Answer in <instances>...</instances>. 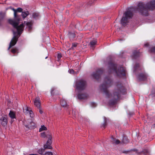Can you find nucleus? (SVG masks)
Wrapping results in <instances>:
<instances>
[{"mask_svg":"<svg viewBox=\"0 0 155 155\" xmlns=\"http://www.w3.org/2000/svg\"><path fill=\"white\" fill-rule=\"evenodd\" d=\"M112 84V80L109 76L105 78L103 83L100 86L101 90L104 93L107 97L112 99L108 102L110 106H113L117 102L120 97L121 94H124L126 92V89L124 86L120 82L116 83L112 94L111 95L109 93L107 88L110 87Z\"/></svg>","mask_w":155,"mask_h":155,"instance_id":"f257e3e1","label":"nucleus"},{"mask_svg":"<svg viewBox=\"0 0 155 155\" xmlns=\"http://www.w3.org/2000/svg\"><path fill=\"white\" fill-rule=\"evenodd\" d=\"M137 6V7L135 8L130 7L124 12L121 20V24L122 25L124 26L126 25L129 21V19L131 18L133 16V12L134 11H138L143 16H148V11L155 9V0L150 1L146 4L143 2H140Z\"/></svg>","mask_w":155,"mask_h":155,"instance_id":"f03ea898","label":"nucleus"},{"mask_svg":"<svg viewBox=\"0 0 155 155\" xmlns=\"http://www.w3.org/2000/svg\"><path fill=\"white\" fill-rule=\"evenodd\" d=\"M9 8L14 12V19H9L8 20V22L10 24L12 25L14 28L17 30V32L13 31L14 36L10 43L8 50H9L12 46L16 44L19 37L23 31V28L24 27L23 24L18 25L20 21V18L19 16L17 14V12H22L23 9L21 8H18L17 9H15L12 7H10Z\"/></svg>","mask_w":155,"mask_h":155,"instance_id":"7ed1b4c3","label":"nucleus"},{"mask_svg":"<svg viewBox=\"0 0 155 155\" xmlns=\"http://www.w3.org/2000/svg\"><path fill=\"white\" fill-rule=\"evenodd\" d=\"M117 64L114 63L111 61L108 62V69L109 71L110 72L116 73L117 76L119 77H123L125 76V70L122 67H120L117 70Z\"/></svg>","mask_w":155,"mask_h":155,"instance_id":"20e7f679","label":"nucleus"},{"mask_svg":"<svg viewBox=\"0 0 155 155\" xmlns=\"http://www.w3.org/2000/svg\"><path fill=\"white\" fill-rule=\"evenodd\" d=\"M86 81L83 79L78 80L75 83L76 89L79 91L84 90L86 88Z\"/></svg>","mask_w":155,"mask_h":155,"instance_id":"39448f33","label":"nucleus"},{"mask_svg":"<svg viewBox=\"0 0 155 155\" xmlns=\"http://www.w3.org/2000/svg\"><path fill=\"white\" fill-rule=\"evenodd\" d=\"M103 72L102 68L98 69L95 72L92 74V76L95 79H98L100 78L101 75Z\"/></svg>","mask_w":155,"mask_h":155,"instance_id":"423d86ee","label":"nucleus"},{"mask_svg":"<svg viewBox=\"0 0 155 155\" xmlns=\"http://www.w3.org/2000/svg\"><path fill=\"white\" fill-rule=\"evenodd\" d=\"M8 122L7 116L3 114L2 115L0 119V124L4 127H6Z\"/></svg>","mask_w":155,"mask_h":155,"instance_id":"0eeeda50","label":"nucleus"},{"mask_svg":"<svg viewBox=\"0 0 155 155\" xmlns=\"http://www.w3.org/2000/svg\"><path fill=\"white\" fill-rule=\"evenodd\" d=\"M52 137L51 135H49V137L46 142V144L44 145V147L45 149H50L52 148L51 143Z\"/></svg>","mask_w":155,"mask_h":155,"instance_id":"6e6552de","label":"nucleus"},{"mask_svg":"<svg viewBox=\"0 0 155 155\" xmlns=\"http://www.w3.org/2000/svg\"><path fill=\"white\" fill-rule=\"evenodd\" d=\"M27 122L28 124L25 126L26 127L31 129L33 128L35 126V123L33 122L31 120H28L27 121Z\"/></svg>","mask_w":155,"mask_h":155,"instance_id":"1a4fd4ad","label":"nucleus"},{"mask_svg":"<svg viewBox=\"0 0 155 155\" xmlns=\"http://www.w3.org/2000/svg\"><path fill=\"white\" fill-rule=\"evenodd\" d=\"M138 78L140 81H144L147 78V75L144 73H141L138 75Z\"/></svg>","mask_w":155,"mask_h":155,"instance_id":"9d476101","label":"nucleus"},{"mask_svg":"<svg viewBox=\"0 0 155 155\" xmlns=\"http://www.w3.org/2000/svg\"><path fill=\"white\" fill-rule=\"evenodd\" d=\"M34 104L36 107L39 108L41 107V101L40 98L39 97H36L34 101Z\"/></svg>","mask_w":155,"mask_h":155,"instance_id":"9b49d317","label":"nucleus"},{"mask_svg":"<svg viewBox=\"0 0 155 155\" xmlns=\"http://www.w3.org/2000/svg\"><path fill=\"white\" fill-rule=\"evenodd\" d=\"M78 97L80 99H86L88 97V95L86 93H83L79 94Z\"/></svg>","mask_w":155,"mask_h":155,"instance_id":"f8f14e48","label":"nucleus"},{"mask_svg":"<svg viewBox=\"0 0 155 155\" xmlns=\"http://www.w3.org/2000/svg\"><path fill=\"white\" fill-rule=\"evenodd\" d=\"M112 143L115 144H118L121 143V142L118 139H116V138H114L113 137H111V140H110Z\"/></svg>","mask_w":155,"mask_h":155,"instance_id":"ddd939ff","label":"nucleus"},{"mask_svg":"<svg viewBox=\"0 0 155 155\" xmlns=\"http://www.w3.org/2000/svg\"><path fill=\"white\" fill-rule=\"evenodd\" d=\"M6 13L2 12H0V26L1 25V21L6 16Z\"/></svg>","mask_w":155,"mask_h":155,"instance_id":"4468645a","label":"nucleus"},{"mask_svg":"<svg viewBox=\"0 0 155 155\" xmlns=\"http://www.w3.org/2000/svg\"><path fill=\"white\" fill-rule=\"evenodd\" d=\"M129 142V140L127 137L123 136L121 141V143L123 144H126Z\"/></svg>","mask_w":155,"mask_h":155,"instance_id":"2eb2a0df","label":"nucleus"},{"mask_svg":"<svg viewBox=\"0 0 155 155\" xmlns=\"http://www.w3.org/2000/svg\"><path fill=\"white\" fill-rule=\"evenodd\" d=\"M140 55V53L139 51H135L133 52L132 57L134 59H135L139 57Z\"/></svg>","mask_w":155,"mask_h":155,"instance_id":"dca6fc26","label":"nucleus"},{"mask_svg":"<svg viewBox=\"0 0 155 155\" xmlns=\"http://www.w3.org/2000/svg\"><path fill=\"white\" fill-rule=\"evenodd\" d=\"M24 24H25V25L26 26V27L28 29V30L29 31H30L31 29V22H26L25 21Z\"/></svg>","mask_w":155,"mask_h":155,"instance_id":"f3484780","label":"nucleus"},{"mask_svg":"<svg viewBox=\"0 0 155 155\" xmlns=\"http://www.w3.org/2000/svg\"><path fill=\"white\" fill-rule=\"evenodd\" d=\"M9 116L12 119H14L16 118L15 114L13 111H10L9 113Z\"/></svg>","mask_w":155,"mask_h":155,"instance_id":"a211bd4d","label":"nucleus"},{"mask_svg":"<svg viewBox=\"0 0 155 155\" xmlns=\"http://www.w3.org/2000/svg\"><path fill=\"white\" fill-rule=\"evenodd\" d=\"M61 106L64 107H68V104L66 101L64 99H62L61 101Z\"/></svg>","mask_w":155,"mask_h":155,"instance_id":"6ab92c4d","label":"nucleus"},{"mask_svg":"<svg viewBox=\"0 0 155 155\" xmlns=\"http://www.w3.org/2000/svg\"><path fill=\"white\" fill-rule=\"evenodd\" d=\"M29 15V12L27 11L26 12H22L21 13V15L23 19L25 18Z\"/></svg>","mask_w":155,"mask_h":155,"instance_id":"aec40b11","label":"nucleus"},{"mask_svg":"<svg viewBox=\"0 0 155 155\" xmlns=\"http://www.w3.org/2000/svg\"><path fill=\"white\" fill-rule=\"evenodd\" d=\"M104 122L103 124H102V125L101 126V127L104 129L106 127L107 125V119L105 117H104Z\"/></svg>","mask_w":155,"mask_h":155,"instance_id":"412c9836","label":"nucleus"},{"mask_svg":"<svg viewBox=\"0 0 155 155\" xmlns=\"http://www.w3.org/2000/svg\"><path fill=\"white\" fill-rule=\"evenodd\" d=\"M97 43V41L96 40H94L91 41L90 43V45L91 47H93Z\"/></svg>","mask_w":155,"mask_h":155,"instance_id":"4be33fe9","label":"nucleus"},{"mask_svg":"<svg viewBox=\"0 0 155 155\" xmlns=\"http://www.w3.org/2000/svg\"><path fill=\"white\" fill-rule=\"evenodd\" d=\"M11 52L13 54H15L18 53V49L17 48H12L11 50Z\"/></svg>","mask_w":155,"mask_h":155,"instance_id":"5701e85b","label":"nucleus"},{"mask_svg":"<svg viewBox=\"0 0 155 155\" xmlns=\"http://www.w3.org/2000/svg\"><path fill=\"white\" fill-rule=\"evenodd\" d=\"M142 153L145 155H149L150 152L148 149H146L143 150L142 152Z\"/></svg>","mask_w":155,"mask_h":155,"instance_id":"b1692460","label":"nucleus"},{"mask_svg":"<svg viewBox=\"0 0 155 155\" xmlns=\"http://www.w3.org/2000/svg\"><path fill=\"white\" fill-rule=\"evenodd\" d=\"M45 148L44 149L41 148L38 150V152L39 154L42 155L43 154V153L45 152Z\"/></svg>","mask_w":155,"mask_h":155,"instance_id":"393cba45","label":"nucleus"},{"mask_svg":"<svg viewBox=\"0 0 155 155\" xmlns=\"http://www.w3.org/2000/svg\"><path fill=\"white\" fill-rule=\"evenodd\" d=\"M50 135H46L45 133H41V136L42 137L45 138V137H47L48 138L49 137Z\"/></svg>","mask_w":155,"mask_h":155,"instance_id":"a878e982","label":"nucleus"},{"mask_svg":"<svg viewBox=\"0 0 155 155\" xmlns=\"http://www.w3.org/2000/svg\"><path fill=\"white\" fill-rule=\"evenodd\" d=\"M47 130V128L44 125L41 126V127L39 129V131L41 132L43 130Z\"/></svg>","mask_w":155,"mask_h":155,"instance_id":"bb28decb","label":"nucleus"},{"mask_svg":"<svg viewBox=\"0 0 155 155\" xmlns=\"http://www.w3.org/2000/svg\"><path fill=\"white\" fill-rule=\"evenodd\" d=\"M149 51L150 52L155 53V46L151 47L149 50Z\"/></svg>","mask_w":155,"mask_h":155,"instance_id":"cd10ccee","label":"nucleus"},{"mask_svg":"<svg viewBox=\"0 0 155 155\" xmlns=\"http://www.w3.org/2000/svg\"><path fill=\"white\" fill-rule=\"evenodd\" d=\"M39 14L38 13L35 12L33 13L32 16L34 18H37L39 16Z\"/></svg>","mask_w":155,"mask_h":155,"instance_id":"c85d7f7f","label":"nucleus"},{"mask_svg":"<svg viewBox=\"0 0 155 155\" xmlns=\"http://www.w3.org/2000/svg\"><path fill=\"white\" fill-rule=\"evenodd\" d=\"M57 57L58 59L57 60V61H59L60 59L62 57V55L61 53H59L58 54Z\"/></svg>","mask_w":155,"mask_h":155,"instance_id":"c756f323","label":"nucleus"},{"mask_svg":"<svg viewBox=\"0 0 155 155\" xmlns=\"http://www.w3.org/2000/svg\"><path fill=\"white\" fill-rule=\"evenodd\" d=\"M140 67V65L139 64H136L134 67V70H136L138 68Z\"/></svg>","mask_w":155,"mask_h":155,"instance_id":"7c9ffc66","label":"nucleus"},{"mask_svg":"<svg viewBox=\"0 0 155 155\" xmlns=\"http://www.w3.org/2000/svg\"><path fill=\"white\" fill-rule=\"evenodd\" d=\"M56 90V88L54 87H53L51 88V95H54V91Z\"/></svg>","mask_w":155,"mask_h":155,"instance_id":"2f4dec72","label":"nucleus"},{"mask_svg":"<svg viewBox=\"0 0 155 155\" xmlns=\"http://www.w3.org/2000/svg\"><path fill=\"white\" fill-rule=\"evenodd\" d=\"M30 110H28V107H26V108L25 109V110H24V112L26 114H28V113L30 112Z\"/></svg>","mask_w":155,"mask_h":155,"instance_id":"473e14b6","label":"nucleus"},{"mask_svg":"<svg viewBox=\"0 0 155 155\" xmlns=\"http://www.w3.org/2000/svg\"><path fill=\"white\" fill-rule=\"evenodd\" d=\"M28 114H29L30 117H33L34 114H33V112H32V111H31V110H30V112L28 113Z\"/></svg>","mask_w":155,"mask_h":155,"instance_id":"72a5a7b5","label":"nucleus"},{"mask_svg":"<svg viewBox=\"0 0 155 155\" xmlns=\"http://www.w3.org/2000/svg\"><path fill=\"white\" fill-rule=\"evenodd\" d=\"M45 155H53L52 153L51 152H45Z\"/></svg>","mask_w":155,"mask_h":155,"instance_id":"f704fd0d","label":"nucleus"},{"mask_svg":"<svg viewBox=\"0 0 155 155\" xmlns=\"http://www.w3.org/2000/svg\"><path fill=\"white\" fill-rule=\"evenodd\" d=\"M78 44L77 43H73L72 44V48L76 47L77 46Z\"/></svg>","mask_w":155,"mask_h":155,"instance_id":"c9c22d12","label":"nucleus"},{"mask_svg":"<svg viewBox=\"0 0 155 155\" xmlns=\"http://www.w3.org/2000/svg\"><path fill=\"white\" fill-rule=\"evenodd\" d=\"M68 72L70 74H73L74 73V70L72 69H70L68 70Z\"/></svg>","mask_w":155,"mask_h":155,"instance_id":"e433bc0d","label":"nucleus"},{"mask_svg":"<svg viewBox=\"0 0 155 155\" xmlns=\"http://www.w3.org/2000/svg\"><path fill=\"white\" fill-rule=\"evenodd\" d=\"M69 36L70 37L72 36L73 38H74L75 37V34L74 33H69Z\"/></svg>","mask_w":155,"mask_h":155,"instance_id":"4c0bfd02","label":"nucleus"},{"mask_svg":"<svg viewBox=\"0 0 155 155\" xmlns=\"http://www.w3.org/2000/svg\"><path fill=\"white\" fill-rule=\"evenodd\" d=\"M91 105L92 107H94L96 106L97 104L95 103L92 102L91 103Z\"/></svg>","mask_w":155,"mask_h":155,"instance_id":"58836bf2","label":"nucleus"},{"mask_svg":"<svg viewBox=\"0 0 155 155\" xmlns=\"http://www.w3.org/2000/svg\"><path fill=\"white\" fill-rule=\"evenodd\" d=\"M39 109V112L40 113V114H42L43 113V111L41 109V107L39 108H38Z\"/></svg>","mask_w":155,"mask_h":155,"instance_id":"ea45409f","label":"nucleus"},{"mask_svg":"<svg viewBox=\"0 0 155 155\" xmlns=\"http://www.w3.org/2000/svg\"><path fill=\"white\" fill-rule=\"evenodd\" d=\"M123 153H125V151H123Z\"/></svg>","mask_w":155,"mask_h":155,"instance_id":"a19ab883","label":"nucleus"},{"mask_svg":"<svg viewBox=\"0 0 155 155\" xmlns=\"http://www.w3.org/2000/svg\"><path fill=\"white\" fill-rule=\"evenodd\" d=\"M47 58V57H46L45 58H46H46Z\"/></svg>","mask_w":155,"mask_h":155,"instance_id":"79ce46f5","label":"nucleus"},{"mask_svg":"<svg viewBox=\"0 0 155 155\" xmlns=\"http://www.w3.org/2000/svg\"><path fill=\"white\" fill-rule=\"evenodd\" d=\"M154 125H155V124H154Z\"/></svg>","mask_w":155,"mask_h":155,"instance_id":"37998d69","label":"nucleus"}]
</instances>
